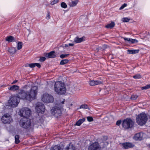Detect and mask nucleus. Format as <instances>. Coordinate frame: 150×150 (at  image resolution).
<instances>
[{
    "label": "nucleus",
    "mask_w": 150,
    "mask_h": 150,
    "mask_svg": "<svg viewBox=\"0 0 150 150\" xmlns=\"http://www.w3.org/2000/svg\"><path fill=\"white\" fill-rule=\"evenodd\" d=\"M138 97V96L137 95H132L131 97V98L132 100H134L136 99Z\"/></svg>",
    "instance_id": "nucleus-37"
},
{
    "label": "nucleus",
    "mask_w": 150,
    "mask_h": 150,
    "mask_svg": "<svg viewBox=\"0 0 150 150\" xmlns=\"http://www.w3.org/2000/svg\"><path fill=\"white\" fill-rule=\"evenodd\" d=\"M85 40V37H83L81 38H79L77 37H76L74 39V42L76 43L81 42Z\"/></svg>",
    "instance_id": "nucleus-18"
},
{
    "label": "nucleus",
    "mask_w": 150,
    "mask_h": 150,
    "mask_svg": "<svg viewBox=\"0 0 150 150\" xmlns=\"http://www.w3.org/2000/svg\"><path fill=\"white\" fill-rule=\"evenodd\" d=\"M144 136V134L142 132H140L136 134L134 137V138L136 140H141L143 139Z\"/></svg>",
    "instance_id": "nucleus-12"
},
{
    "label": "nucleus",
    "mask_w": 150,
    "mask_h": 150,
    "mask_svg": "<svg viewBox=\"0 0 150 150\" xmlns=\"http://www.w3.org/2000/svg\"><path fill=\"white\" fill-rule=\"evenodd\" d=\"M65 150H75V147L72 144H69L66 147Z\"/></svg>",
    "instance_id": "nucleus-22"
},
{
    "label": "nucleus",
    "mask_w": 150,
    "mask_h": 150,
    "mask_svg": "<svg viewBox=\"0 0 150 150\" xmlns=\"http://www.w3.org/2000/svg\"><path fill=\"white\" fill-rule=\"evenodd\" d=\"M138 41L136 39H133L131 38H129L128 42L130 43H137Z\"/></svg>",
    "instance_id": "nucleus-27"
},
{
    "label": "nucleus",
    "mask_w": 150,
    "mask_h": 150,
    "mask_svg": "<svg viewBox=\"0 0 150 150\" xmlns=\"http://www.w3.org/2000/svg\"><path fill=\"white\" fill-rule=\"evenodd\" d=\"M133 124V122L129 118L124 120L122 123L123 127L126 129L132 127Z\"/></svg>",
    "instance_id": "nucleus-7"
},
{
    "label": "nucleus",
    "mask_w": 150,
    "mask_h": 150,
    "mask_svg": "<svg viewBox=\"0 0 150 150\" xmlns=\"http://www.w3.org/2000/svg\"><path fill=\"white\" fill-rule=\"evenodd\" d=\"M20 114L23 118L29 117L30 114V110L27 108H24L21 109L20 111Z\"/></svg>",
    "instance_id": "nucleus-8"
},
{
    "label": "nucleus",
    "mask_w": 150,
    "mask_h": 150,
    "mask_svg": "<svg viewBox=\"0 0 150 150\" xmlns=\"http://www.w3.org/2000/svg\"><path fill=\"white\" fill-rule=\"evenodd\" d=\"M130 19L127 18H122V20L123 22H127L129 21Z\"/></svg>",
    "instance_id": "nucleus-39"
},
{
    "label": "nucleus",
    "mask_w": 150,
    "mask_h": 150,
    "mask_svg": "<svg viewBox=\"0 0 150 150\" xmlns=\"http://www.w3.org/2000/svg\"><path fill=\"white\" fill-rule=\"evenodd\" d=\"M1 120L4 123H9L12 121V119L8 114H6L2 116Z\"/></svg>",
    "instance_id": "nucleus-10"
},
{
    "label": "nucleus",
    "mask_w": 150,
    "mask_h": 150,
    "mask_svg": "<svg viewBox=\"0 0 150 150\" xmlns=\"http://www.w3.org/2000/svg\"><path fill=\"white\" fill-rule=\"evenodd\" d=\"M122 146L124 149H128L134 147V145L132 143L125 142L122 144Z\"/></svg>",
    "instance_id": "nucleus-14"
},
{
    "label": "nucleus",
    "mask_w": 150,
    "mask_h": 150,
    "mask_svg": "<svg viewBox=\"0 0 150 150\" xmlns=\"http://www.w3.org/2000/svg\"><path fill=\"white\" fill-rule=\"evenodd\" d=\"M45 59H46L45 57H40L39 60L40 62H43L45 60Z\"/></svg>",
    "instance_id": "nucleus-42"
},
{
    "label": "nucleus",
    "mask_w": 150,
    "mask_h": 150,
    "mask_svg": "<svg viewBox=\"0 0 150 150\" xmlns=\"http://www.w3.org/2000/svg\"><path fill=\"white\" fill-rule=\"evenodd\" d=\"M148 119L147 114L144 112H142L137 116L136 121L139 125L142 126L146 124Z\"/></svg>",
    "instance_id": "nucleus-4"
},
{
    "label": "nucleus",
    "mask_w": 150,
    "mask_h": 150,
    "mask_svg": "<svg viewBox=\"0 0 150 150\" xmlns=\"http://www.w3.org/2000/svg\"><path fill=\"white\" fill-rule=\"evenodd\" d=\"M19 136L18 135H17L15 136V142L16 144H18L20 142V141L19 140Z\"/></svg>",
    "instance_id": "nucleus-30"
},
{
    "label": "nucleus",
    "mask_w": 150,
    "mask_h": 150,
    "mask_svg": "<svg viewBox=\"0 0 150 150\" xmlns=\"http://www.w3.org/2000/svg\"><path fill=\"white\" fill-rule=\"evenodd\" d=\"M149 146L150 147V144H149Z\"/></svg>",
    "instance_id": "nucleus-51"
},
{
    "label": "nucleus",
    "mask_w": 150,
    "mask_h": 150,
    "mask_svg": "<svg viewBox=\"0 0 150 150\" xmlns=\"http://www.w3.org/2000/svg\"><path fill=\"white\" fill-rule=\"evenodd\" d=\"M62 149L59 146L56 145L51 148L50 150H62Z\"/></svg>",
    "instance_id": "nucleus-26"
},
{
    "label": "nucleus",
    "mask_w": 150,
    "mask_h": 150,
    "mask_svg": "<svg viewBox=\"0 0 150 150\" xmlns=\"http://www.w3.org/2000/svg\"><path fill=\"white\" fill-rule=\"evenodd\" d=\"M100 147L97 142H95L91 144L88 148V150H100Z\"/></svg>",
    "instance_id": "nucleus-11"
},
{
    "label": "nucleus",
    "mask_w": 150,
    "mask_h": 150,
    "mask_svg": "<svg viewBox=\"0 0 150 150\" xmlns=\"http://www.w3.org/2000/svg\"><path fill=\"white\" fill-rule=\"evenodd\" d=\"M14 38L12 36H8L6 38L5 40L8 42L15 41Z\"/></svg>",
    "instance_id": "nucleus-21"
},
{
    "label": "nucleus",
    "mask_w": 150,
    "mask_h": 150,
    "mask_svg": "<svg viewBox=\"0 0 150 150\" xmlns=\"http://www.w3.org/2000/svg\"><path fill=\"white\" fill-rule=\"evenodd\" d=\"M127 6V4H124L122 5L120 8V9L121 10L124 8L125 7H126Z\"/></svg>",
    "instance_id": "nucleus-41"
},
{
    "label": "nucleus",
    "mask_w": 150,
    "mask_h": 150,
    "mask_svg": "<svg viewBox=\"0 0 150 150\" xmlns=\"http://www.w3.org/2000/svg\"><path fill=\"white\" fill-rule=\"evenodd\" d=\"M35 66H37L38 68H40L41 67L40 65V64L36 63L30 64H26L25 65L26 67H29L31 68H33Z\"/></svg>",
    "instance_id": "nucleus-16"
},
{
    "label": "nucleus",
    "mask_w": 150,
    "mask_h": 150,
    "mask_svg": "<svg viewBox=\"0 0 150 150\" xmlns=\"http://www.w3.org/2000/svg\"><path fill=\"white\" fill-rule=\"evenodd\" d=\"M28 87L25 86L24 89L20 90L17 96H11L8 100L9 105L12 107H16L19 102V99L30 101L35 99L38 92L37 87L33 86L29 91H27L26 89Z\"/></svg>",
    "instance_id": "nucleus-1"
},
{
    "label": "nucleus",
    "mask_w": 150,
    "mask_h": 150,
    "mask_svg": "<svg viewBox=\"0 0 150 150\" xmlns=\"http://www.w3.org/2000/svg\"><path fill=\"white\" fill-rule=\"evenodd\" d=\"M133 77L135 79H138L141 78V76L139 74H137L133 76Z\"/></svg>",
    "instance_id": "nucleus-31"
},
{
    "label": "nucleus",
    "mask_w": 150,
    "mask_h": 150,
    "mask_svg": "<svg viewBox=\"0 0 150 150\" xmlns=\"http://www.w3.org/2000/svg\"><path fill=\"white\" fill-rule=\"evenodd\" d=\"M139 50H128L127 51V53L128 54H135L139 52Z\"/></svg>",
    "instance_id": "nucleus-20"
},
{
    "label": "nucleus",
    "mask_w": 150,
    "mask_h": 150,
    "mask_svg": "<svg viewBox=\"0 0 150 150\" xmlns=\"http://www.w3.org/2000/svg\"><path fill=\"white\" fill-rule=\"evenodd\" d=\"M69 55V54H61L60 57L61 58H64L65 57H67Z\"/></svg>",
    "instance_id": "nucleus-36"
},
{
    "label": "nucleus",
    "mask_w": 150,
    "mask_h": 150,
    "mask_svg": "<svg viewBox=\"0 0 150 150\" xmlns=\"http://www.w3.org/2000/svg\"><path fill=\"white\" fill-rule=\"evenodd\" d=\"M87 120L89 122H91L93 121V118L91 117H87Z\"/></svg>",
    "instance_id": "nucleus-40"
},
{
    "label": "nucleus",
    "mask_w": 150,
    "mask_h": 150,
    "mask_svg": "<svg viewBox=\"0 0 150 150\" xmlns=\"http://www.w3.org/2000/svg\"><path fill=\"white\" fill-rule=\"evenodd\" d=\"M8 51L9 52L12 56H14V54L16 52V48L12 47L10 48H9L8 50Z\"/></svg>",
    "instance_id": "nucleus-17"
},
{
    "label": "nucleus",
    "mask_w": 150,
    "mask_h": 150,
    "mask_svg": "<svg viewBox=\"0 0 150 150\" xmlns=\"http://www.w3.org/2000/svg\"><path fill=\"white\" fill-rule=\"evenodd\" d=\"M41 100L45 103H50L53 102L54 98L52 96L47 93L43 94L42 96Z\"/></svg>",
    "instance_id": "nucleus-6"
},
{
    "label": "nucleus",
    "mask_w": 150,
    "mask_h": 150,
    "mask_svg": "<svg viewBox=\"0 0 150 150\" xmlns=\"http://www.w3.org/2000/svg\"><path fill=\"white\" fill-rule=\"evenodd\" d=\"M44 55L47 58H54L56 57L55 52L54 51H52L49 53H45Z\"/></svg>",
    "instance_id": "nucleus-13"
},
{
    "label": "nucleus",
    "mask_w": 150,
    "mask_h": 150,
    "mask_svg": "<svg viewBox=\"0 0 150 150\" xmlns=\"http://www.w3.org/2000/svg\"><path fill=\"white\" fill-rule=\"evenodd\" d=\"M69 62L67 59H64L62 60L60 62L61 65H63Z\"/></svg>",
    "instance_id": "nucleus-28"
},
{
    "label": "nucleus",
    "mask_w": 150,
    "mask_h": 150,
    "mask_svg": "<svg viewBox=\"0 0 150 150\" xmlns=\"http://www.w3.org/2000/svg\"><path fill=\"white\" fill-rule=\"evenodd\" d=\"M123 39L125 40V41H127L128 42L129 38H123Z\"/></svg>",
    "instance_id": "nucleus-45"
},
{
    "label": "nucleus",
    "mask_w": 150,
    "mask_h": 150,
    "mask_svg": "<svg viewBox=\"0 0 150 150\" xmlns=\"http://www.w3.org/2000/svg\"><path fill=\"white\" fill-rule=\"evenodd\" d=\"M50 13L48 12L47 14V16L46 17V18L47 19H49L50 18Z\"/></svg>",
    "instance_id": "nucleus-43"
},
{
    "label": "nucleus",
    "mask_w": 150,
    "mask_h": 150,
    "mask_svg": "<svg viewBox=\"0 0 150 150\" xmlns=\"http://www.w3.org/2000/svg\"><path fill=\"white\" fill-rule=\"evenodd\" d=\"M59 2V0H54L50 2V4L52 5H54Z\"/></svg>",
    "instance_id": "nucleus-33"
},
{
    "label": "nucleus",
    "mask_w": 150,
    "mask_h": 150,
    "mask_svg": "<svg viewBox=\"0 0 150 150\" xmlns=\"http://www.w3.org/2000/svg\"><path fill=\"white\" fill-rule=\"evenodd\" d=\"M150 88V84L147 85H146L144 87H142V90L146 89L149 88Z\"/></svg>",
    "instance_id": "nucleus-35"
},
{
    "label": "nucleus",
    "mask_w": 150,
    "mask_h": 150,
    "mask_svg": "<svg viewBox=\"0 0 150 150\" xmlns=\"http://www.w3.org/2000/svg\"><path fill=\"white\" fill-rule=\"evenodd\" d=\"M35 109L38 113H41V114H43L45 110L44 105L40 102H38L36 104Z\"/></svg>",
    "instance_id": "nucleus-9"
},
{
    "label": "nucleus",
    "mask_w": 150,
    "mask_h": 150,
    "mask_svg": "<svg viewBox=\"0 0 150 150\" xmlns=\"http://www.w3.org/2000/svg\"><path fill=\"white\" fill-rule=\"evenodd\" d=\"M65 47H68L69 46V44L68 45H67V44H65Z\"/></svg>",
    "instance_id": "nucleus-50"
},
{
    "label": "nucleus",
    "mask_w": 150,
    "mask_h": 150,
    "mask_svg": "<svg viewBox=\"0 0 150 150\" xmlns=\"http://www.w3.org/2000/svg\"><path fill=\"white\" fill-rule=\"evenodd\" d=\"M88 106L86 104L82 105L80 106L79 108L80 109L81 108H84V109H87L88 108Z\"/></svg>",
    "instance_id": "nucleus-38"
},
{
    "label": "nucleus",
    "mask_w": 150,
    "mask_h": 150,
    "mask_svg": "<svg viewBox=\"0 0 150 150\" xmlns=\"http://www.w3.org/2000/svg\"><path fill=\"white\" fill-rule=\"evenodd\" d=\"M89 84L91 86H94L97 85H99L103 83V82L99 80L94 81L91 80L88 82Z\"/></svg>",
    "instance_id": "nucleus-15"
},
{
    "label": "nucleus",
    "mask_w": 150,
    "mask_h": 150,
    "mask_svg": "<svg viewBox=\"0 0 150 150\" xmlns=\"http://www.w3.org/2000/svg\"><path fill=\"white\" fill-rule=\"evenodd\" d=\"M121 123V121L119 120L117 121L116 122V125L118 126L120 125Z\"/></svg>",
    "instance_id": "nucleus-44"
},
{
    "label": "nucleus",
    "mask_w": 150,
    "mask_h": 150,
    "mask_svg": "<svg viewBox=\"0 0 150 150\" xmlns=\"http://www.w3.org/2000/svg\"><path fill=\"white\" fill-rule=\"evenodd\" d=\"M64 99H63L59 103L58 106L59 107H58L56 106L52 108L50 111L52 115L58 117L61 115V108L63 107L62 105L64 104Z\"/></svg>",
    "instance_id": "nucleus-3"
},
{
    "label": "nucleus",
    "mask_w": 150,
    "mask_h": 150,
    "mask_svg": "<svg viewBox=\"0 0 150 150\" xmlns=\"http://www.w3.org/2000/svg\"><path fill=\"white\" fill-rule=\"evenodd\" d=\"M22 43L19 42L17 43V48L18 50H19L22 48Z\"/></svg>",
    "instance_id": "nucleus-29"
},
{
    "label": "nucleus",
    "mask_w": 150,
    "mask_h": 150,
    "mask_svg": "<svg viewBox=\"0 0 150 150\" xmlns=\"http://www.w3.org/2000/svg\"><path fill=\"white\" fill-rule=\"evenodd\" d=\"M107 46L106 45H103V47L105 48H107Z\"/></svg>",
    "instance_id": "nucleus-49"
},
{
    "label": "nucleus",
    "mask_w": 150,
    "mask_h": 150,
    "mask_svg": "<svg viewBox=\"0 0 150 150\" xmlns=\"http://www.w3.org/2000/svg\"><path fill=\"white\" fill-rule=\"evenodd\" d=\"M74 45V44L73 43H69V46H73Z\"/></svg>",
    "instance_id": "nucleus-47"
},
{
    "label": "nucleus",
    "mask_w": 150,
    "mask_h": 150,
    "mask_svg": "<svg viewBox=\"0 0 150 150\" xmlns=\"http://www.w3.org/2000/svg\"><path fill=\"white\" fill-rule=\"evenodd\" d=\"M79 2L78 0H75L74 1H72L71 2H69V5L70 7H74Z\"/></svg>",
    "instance_id": "nucleus-19"
},
{
    "label": "nucleus",
    "mask_w": 150,
    "mask_h": 150,
    "mask_svg": "<svg viewBox=\"0 0 150 150\" xmlns=\"http://www.w3.org/2000/svg\"><path fill=\"white\" fill-rule=\"evenodd\" d=\"M150 88V84L147 85H146L144 87H142V90L146 89L149 88Z\"/></svg>",
    "instance_id": "nucleus-34"
},
{
    "label": "nucleus",
    "mask_w": 150,
    "mask_h": 150,
    "mask_svg": "<svg viewBox=\"0 0 150 150\" xmlns=\"http://www.w3.org/2000/svg\"><path fill=\"white\" fill-rule=\"evenodd\" d=\"M61 6L62 7L64 8H67V5L64 2H62L61 3Z\"/></svg>",
    "instance_id": "nucleus-32"
},
{
    "label": "nucleus",
    "mask_w": 150,
    "mask_h": 150,
    "mask_svg": "<svg viewBox=\"0 0 150 150\" xmlns=\"http://www.w3.org/2000/svg\"><path fill=\"white\" fill-rule=\"evenodd\" d=\"M31 123L30 120L27 118H23L21 119L20 122L21 126L25 129L29 127Z\"/></svg>",
    "instance_id": "nucleus-5"
},
{
    "label": "nucleus",
    "mask_w": 150,
    "mask_h": 150,
    "mask_svg": "<svg viewBox=\"0 0 150 150\" xmlns=\"http://www.w3.org/2000/svg\"><path fill=\"white\" fill-rule=\"evenodd\" d=\"M18 81V80H14L12 83V84H14V83H16Z\"/></svg>",
    "instance_id": "nucleus-46"
},
{
    "label": "nucleus",
    "mask_w": 150,
    "mask_h": 150,
    "mask_svg": "<svg viewBox=\"0 0 150 150\" xmlns=\"http://www.w3.org/2000/svg\"><path fill=\"white\" fill-rule=\"evenodd\" d=\"M108 119V117H105L104 118V119L106 120H107Z\"/></svg>",
    "instance_id": "nucleus-48"
},
{
    "label": "nucleus",
    "mask_w": 150,
    "mask_h": 150,
    "mask_svg": "<svg viewBox=\"0 0 150 150\" xmlns=\"http://www.w3.org/2000/svg\"><path fill=\"white\" fill-rule=\"evenodd\" d=\"M19 89V87L16 85H14L8 88V89L11 91H15L18 90Z\"/></svg>",
    "instance_id": "nucleus-23"
},
{
    "label": "nucleus",
    "mask_w": 150,
    "mask_h": 150,
    "mask_svg": "<svg viewBox=\"0 0 150 150\" xmlns=\"http://www.w3.org/2000/svg\"><path fill=\"white\" fill-rule=\"evenodd\" d=\"M115 25L114 22L112 21L109 24H108L105 26V27L107 28H113Z\"/></svg>",
    "instance_id": "nucleus-25"
},
{
    "label": "nucleus",
    "mask_w": 150,
    "mask_h": 150,
    "mask_svg": "<svg viewBox=\"0 0 150 150\" xmlns=\"http://www.w3.org/2000/svg\"><path fill=\"white\" fill-rule=\"evenodd\" d=\"M84 118H83L79 120L76 123L75 125L77 126H80L85 120Z\"/></svg>",
    "instance_id": "nucleus-24"
},
{
    "label": "nucleus",
    "mask_w": 150,
    "mask_h": 150,
    "mask_svg": "<svg viewBox=\"0 0 150 150\" xmlns=\"http://www.w3.org/2000/svg\"><path fill=\"white\" fill-rule=\"evenodd\" d=\"M55 91L58 94L62 95L66 92V88L65 84L63 83L60 81H57L54 86Z\"/></svg>",
    "instance_id": "nucleus-2"
}]
</instances>
